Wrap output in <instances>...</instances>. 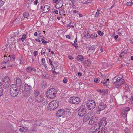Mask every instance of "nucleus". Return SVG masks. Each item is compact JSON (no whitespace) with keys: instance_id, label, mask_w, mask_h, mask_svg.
Masks as SVG:
<instances>
[{"instance_id":"13","label":"nucleus","mask_w":133,"mask_h":133,"mask_svg":"<svg viewBox=\"0 0 133 133\" xmlns=\"http://www.w3.org/2000/svg\"><path fill=\"white\" fill-rule=\"evenodd\" d=\"M65 115V111L64 109L59 110L57 112L56 115L57 117L64 116Z\"/></svg>"},{"instance_id":"15","label":"nucleus","mask_w":133,"mask_h":133,"mask_svg":"<svg viewBox=\"0 0 133 133\" xmlns=\"http://www.w3.org/2000/svg\"><path fill=\"white\" fill-rule=\"evenodd\" d=\"M98 117H92L89 121L88 123L89 125H91L95 123L98 120Z\"/></svg>"},{"instance_id":"22","label":"nucleus","mask_w":133,"mask_h":133,"mask_svg":"<svg viewBox=\"0 0 133 133\" xmlns=\"http://www.w3.org/2000/svg\"><path fill=\"white\" fill-rule=\"evenodd\" d=\"M97 37V34L95 33L92 34L90 35V38L92 39H95L96 37Z\"/></svg>"},{"instance_id":"52","label":"nucleus","mask_w":133,"mask_h":133,"mask_svg":"<svg viewBox=\"0 0 133 133\" xmlns=\"http://www.w3.org/2000/svg\"><path fill=\"white\" fill-rule=\"evenodd\" d=\"M41 62L43 63H44L45 62V60L44 58H43L41 59Z\"/></svg>"},{"instance_id":"4","label":"nucleus","mask_w":133,"mask_h":133,"mask_svg":"<svg viewBox=\"0 0 133 133\" xmlns=\"http://www.w3.org/2000/svg\"><path fill=\"white\" fill-rule=\"evenodd\" d=\"M57 93L55 89L54 88H51L47 91L46 96L48 98L52 99L55 97Z\"/></svg>"},{"instance_id":"16","label":"nucleus","mask_w":133,"mask_h":133,"mask_svg":"<svg viewBox=\"0 0 133 133\" xmlns=\"http://www.w3.org/2000/svg\"><path fill=\"white\" fill-rule=\"evenodd\" d=\"M97 124H95L94 127L91 129V130L92 132H95L98 130L100 128L99 127L97 126Z\"/></svg>"},{"instance_id":"50","label":"nucleus","mask_w":133,"mask_h":133,"mask_svg":"<svg viewBox=\"0 0 133 133\" xmlns=\"http://www.w3.org/2000/svg\"><path fill=\"white\" fill-rule=\"evenodd\" d=\"M67 81V79H66L64 78L63 80V82L64 83H66Z\"/></svg>"},{"instance_id":"38","label":"nucleus","mask_w":133,"mask_h":133,"mask_svg":"<svg viewBox=\"0 0 133 133\" xmlns=\"http://www.w3.org/2000/svg\"><path fill=\"white\" fill-rule=\"evenodd\" d=\"M96 49L95 46L94 45H93L90 48V49L93 50H94Z\"/></svg>"},{"instance_id":"59","label":"nucleus","mask_w":133,"mask_h":133,"mask_svg":"<svg viewBox=\"0 0 133 133\" xmlns=\"http://www.w3.org/2000/svg\"><path fill=\"white\" fill-rule=\"evenodd\" d=\"M72 7L74 9H75V6L74 5V3H73L72 2Z\"/></svg>"},{"instance_id":"36","label":"nucleus","mask_w":133,"mask_h":133,"mask_svg":"<svg viewBox=\"0 0 133 133\" xmlns=\"http://www.w3.org/2000/svg\"><path fill=\"white\" fill-rule=\"evenodd\" d=\"M94 82L96 83H98L100 81V79L99 78H95L94 80Z\"/></svg>"},{"instance_id":"24","label":"nucleus","mask_w":133,"mask_h":133,"mask_svg":"<svg viewBox=\"0 0 133 133\" xmlns=\"http://www.w3.org/2000/svg\"><path fill=\"white\" fill-rule=\"evenodd\" d=\"M107 129L104 128L101 131H99L98 133H107Z\"/></svg>"},{"instance_id":"11","label":"nucleus","mask_w":133,"mask_h":133,"mask_svg":"<svg viewBox=\"0 0 133 133\" xmlns=\"http://www.w3.org/2000/svg\"><path fill=\"white\" fill-rule=\"evenodd\" d=\"M16 87L18 89H19V91H20V88H22L23 86H22V81L20 78H17L16 80Z\"/></svg>"},{"instance_id":"10","label":"nucleus","mask_w":133,"mask_h":133,"mask_svg":"<svg viewBox=\"0 0 133 133\" xmlns=\"http://www.w3.org/2000/svg\"><path fill=\"white\" fill-rule=\"evenodd\" d=\"M107 119L105 117H103L100 119L99 123L98 124V126L101 128L104 127L107 123Z\"/></svg>"},{"instance_id":"35","label":"nucleus","mask_w":133,"mask_h":133,"mask_svg":"<svg viewBox=\"0 0 133 133\" xmlns=\"http://www.w3.org/2000/svg\"><path fill=\"white\" fill-rule=\"evenodd\" d=\"M122 116L123 117L125 118L127 117V113L126 112H124L123 111L122 112Z\"/></svg>"},{"instance_id":"8","label":"nucleus","mask_w":133,"mask_h":133,"mask_svg":"<svg viewBox=\"0 0 133 133\" xmlns=\"http://www.w3.org/2000/svg\"><path fill=\"white\" fill-rule=\"evenodd\" d=\"M86 105L88 110H92L95 107L96 103L94 101L91 100L88 101L86 104Z\"/></svg>"},{"instance_id":"9","label":"nucleus","mask_w":133,"mask_h":133,"mask_svg":"<svg viewBox=\"0 0 133 133\" xmlns=\"http://www.w3.org/2000/svg\"><path fill=\"white\" fill-rule=\"evenodd\" d=\"M80 101V98L76 97H71L69 100V102L74 104H77Z\"/></svg>"},{"instance_id":"34","label":"nucleus","mask_w":133,"mask_h":133,"mask_svg":"<svg viewBox=\"0 0 133 133\" xmlns=\"http://www.w3.org/2000/svg\"><path fill=\"white\" fill-rule=\"evenodd\" d=\"M26 128V127H25V128H24V127H22L21 128H20L19 129V130L20 132H23L24 131V130H25V128Z\"/></svg>"},{"instance_id":"47","label":"nucleus","mask_w":133,"mask_h":133,"mask_svg":"<svg viewBox=\"0 0 133 133\" xmlns=\"http://www.w3.org/2000/svg\"><path fill=\"white\" fill-rule=\"evenodd\" d=\"M99 14V12H97L96 13V14L94 16V17H98Z\"/></svg>"},{"instance_id":"6","label":"nucleus","mask_w":133,"mask_h":133,"mask_svg":"<svg viewBox=\"0 0 133 133\" xmlns=\"http://www.w3.org/2000/svg\"><path fill=\"white\" fill-rule=\"evenodd\" d=\"M87 110V109L85 106L82 105L78 111V114L79 116H83L86 114Z\"/></svg>"},{"instance_id":"17","label":"nucleus","mask_w":133,"mask_h":133,"mask_svg":"<svg viewBox=\"0 0 133 133\" xmlns=\"http://www.w3.org/2000/svg\"><path fill=\"white\" fill-rule=\"evenodd\" d=\"M50 10V8L49 6L47 5H45L43 11V13H45L48 12Z\"/></svg>"},{"instance_id":"20","label":"nucleus","mask_w":133,"mask_h":133,"mask_svg":"<svg viewBox=\"0 0 133 133\" xmlns=\"http://www.w3.org/2000/svg\"><path fill=\"white\" fill-rule=\"evenodd\" d=\"M30 122H29V123H32L34 126H35L38 125L37 123L38 121L36 120L32 119L30 120Z\"/></svg>"},{"instance_id":"19","label":"nucleus","mask_w":133,"mask_h":133,"mask_svg":"<svg viewBox=\"0 0 133 133\" xmlns=\"http://www.w3.org/2000/svg\"><path fill=\"white\" fill-rule=\"evenodd\" d=\"M10 84V82H4L3 83V85L4 88L6 89L8 88Z\"/></svg>"},{"instance_id":"37","label":"nucleus","mask_w":133,"mask_h":133,"mask_svg":"<svg viewBox=\"0 0 133 133\" xmlns=\"http://www.w3.org/2000/svg\"><path fill=\"white\" fill-rule=\"evenodd\" d=\"M98 34L101 36H103L104 34V33L100 31H98Z\"/></svg>"},{"instance_id":"21","label":"nucleus","mask_w":133,"mask_h":133,"mask_svg":"<svg viewBox=\"0 0 133 133\" xmlns=\"http://www.w3.org/2000/svg\"><path fill=\"white\" fill-rule=\"evenodd\" d=\"M90 118V117L87 115L84 116L83 118V121L84 122H86L89 120Z\"/></svg>"},{"instance_id":"60","label":"nucleus","mask_w":133,"mask_h":133,"mask_svg":"<svg viewBox=\"0 0 133 133\" xmlns=\"http://www.w3.org/2000/svg\"><path fill=\"white\" fill-rule=\"evenodd\" d=\"M130 42L132 44H133V39H131L130 40Z\"/></svg>"},{"instance_id":"46","label":"nucleus","mask_w":133,"mask_h":133,"mask_svg":"<svg viewBox=\"0 0 133 133\" xmlns=\"http://www.w3.org/2000/svg\"><path fill=\"white\" fill-rule=\"evenodd\" d=\"M126 4L127 6H131L132 5V3L130 2H128Z\"/></svg>"},{"instance_id":"61","label":"nucleus","mask_w":133,"mask_h":133,"mask_svg":"<svg viewBox=\"0 0 133 133\" xmlns=\"http://www.w3.org/2000/svg\"><path fill=\"white\" fill-rule=\"evenodd\" d=\"M35 40L36 41H37L38 42H39L40 44H42L40 40H39V39H35Z\"/></svg>"},{"instance_id":"58","label":"nucleus","mask_w":133,"mask_h":133,"mask_svg":"<svg viewBox=\"0 0 133 133\" xmlns=\"http://www.w3.org/2000/svg\"><path fill=\"white\" fill-rule=\"evenodd\" d=\"M72 27V28H74V26L73 25H70V24H68L67 25V27Z\"/></svg>"},{"instance_id":"43","label":"nucleus","mask_w":133,"mask_h":133,"mask_svg":"<svg viewBox=\"0 0 133 133\" xmlns=\"http://www.w3.org/2000/svg\"><path fill=\"white\" fill-rule=\"evenodd\" d=\"M10 57V59L11 61H13L15 60V57L14 56H13L12 57H10V55L9 56Z\"/></svg>"},{"instance_id":"1","label":"nucleus","mask_w":133,"mask_h":133,"mask_svg":"<svg viewBox=\"0 0 133 133\" xmlns=\"http://www.w3.org/2000/svg\"><path fill=\"white\" fill-rule=\"evenodd\" d=\"M32 89L31 85L25 83L22 88L20 89V92H23L24 97H26L30 95L31 91Z\"/></svg>"},{"instance_id":"57","label":"nucleus","mask_w":133,"mask_h":133,"mask_svg":"<svg viewBox=\"0 0 133 133\" xmlns=\"http://www.w3.org/2000/svg\"><path fill=\"white\" fill-rule=\"evenodd\" d=\"M53 12H54L56 14H58V12L57 10H55Z\"/></svg>"},{"instance_id":"63","label":"nucleus","mask_w":133,"mask_h":133,"mask_svg":"<svg viewBox=\"0 0 133 133\" xmlns=\"http://www.w3.org/2000/svg\"><path fill=\"white\" fill-rule=\"evenodd\" d=\"M32 70L34 72H36L37 71L34 68H32Z\"/></svg>"},{"instance_id":"39","label":"nucleus","mask_w":133,"mask_h":133,"mask_svg":"<svg viewBox=\"0 0 133 133\" xmlns=\"http://www.w3.org/2000/svg\"><path fill=\"white\" fill-rule=\"evenodd\" d=\"M57 5H59V7H58V8H60L62 7L63 5V4L62 3H61L58 2L57 4Z\"/></svg>"},{"instance_id":"23","label":"nucleus","mask_w":133,"mask_h":133,"mask_svg":"<svg viewBox=\"0 0 133 133\" xmlns=\"http://www.w3.org/2000/svg\"><path fill=\"white\" fill-rule=\"evenodd\" d=\"M77 58L78 61H82L83 60L84 58L81 55H78L77 57Z\"/></svg>"},{"instance_id":"30","label":"nucleus","mask_w":133,"mask_h":133,"mask_svg":"<svg viewBox=\"0 0 133 133\" xmlns=\"http://www.w3.org/2000/svg\"><path fill=\"white\" fill-rule=\"evenodd\" d=\"M109 82V79H105L102 82L103 84H105V83H108Z\"/></svg>"},{"instance_id":"48","label":"nucleus","mask_w":133,"mask_h":133,"mask_svg":"<svg viewBox=\"0 0 133 133\" xmlns=\"http://www.w3.org/2000/svg\"><path fill=\"white\" fill-rule=\"evenodd\" d=\"M49 63L51 65H52V66L53 65L52 63V61L51 59H49Z\"/></svg>"},{"instance_id":"2","label":"nucleus","mask_w":133,"mask_h":133,"mask_svg":"<svg viewBox=\"0 0 133 133\" xmlns=\"http://www.w3.org/2000/svg\"><path fill=\"white\" fill-rule=\"evenodd\" d=\"M112 81L114 84L118 88L124 83L125 81L122 77L117 76L112 79Z\"/></svg>"},{"instance_id":"5","label":"nucleus","mask_w":133,"mask_h":133,"mask_svg":"<svg viewBox=\"0 0 133 133\" xmlns=\"http://www.w3.org/2000/svg\"><path fill=\"white\" fill-rule=\"evenodd\" d=\"M59 105L58 102L56 100H53L50 102L48 106V110H52L55 109Z\"/></svg>"},{"instance_id":"64","label":"nucleus","mask_w":133,"mask_h":133,"mask_svg":"<svg viewBox=\"0 0 133 133\" xmlns=\"http://www.w3.org/2000/svg\"><path fill=\"white\" fill-rule=\"evenodd\" d=\"M2 89V84L1 82H0V89Z\"/></svg>"},{"instance_id":"26","label":"nucleus","mask_w":133,"mask_h":133,"mask_svg":"<svg viewBox=\"0 0 133 133\" xmlns=\"http://www.w3.org/2000/svg\"><path fill=\"white\" fill-rule=\"evenodd\" d=\"M59 13L61 15H63L65 13V11L64 9H61L59 10Z\"/></svg>"},{"instance_id":"3","label":"nucleus","mask_w":133,"mask_h":133,"mask_svg":"<svg viewBox=\"0 0 133 133\" xmlns=\"http://www.w3.org/2000/svg\"><path fill=\"white\" fill-rule=\"evenodd\" d=\"M10 88V95L12 97H16L19 93L18 90L15 84L11 85Z\"/></svg>"},{"instance_id":"29","label":"nucleus","mask_w":133,"mask_h":133,"mask_svg":"<svg viewBox=\"0 0 133 133\" xmlns=\"http://www.w3.org/2000/svg\"><path fill=\"white\" fill-rule=\"evenodd\" d=\"M29 13L28 12H26L23 14V16L25 18H27L29 16Z\"/></svg>"},{"instance_id":"32","label":"nucleus","mask_w":133,"mask_h":133,"mask_svg":"<svg viewBox=\"0 0 133 133\" xmlns=\"http://www.w3.org/2000/svg\"><path fill=\"white\" fill-rule=\"evenodd\" d=\"M90 35L88 33H87L85 35L84 37H86V38H90Z\"/></svg>"},{"instance_id":"14","label":"nucleus","mask_w":133,"mask_h":133,"mask_svg":"<svg viewBox=\"0 0 133 133\" xmlns=\"http://www.w3.org/2000/svg\"><path fill=\"white\" fill-rule=\"evenodd\" d=\"M10 44H8L7 45H6L5 47L2 48V49L4 50V51L6 52H9L11 51V48L10 46Z\"/></svg>"},{"instance_id":"33","label":"nucleus","mask_w":133,"mask_h":133,"mask_svg":"<svg viewBox=\"0 0 133 133\" xmlns=\"http://www.w3.org/2000/svg\"><path fill=\"white\" fill-rule=\"evenodd\" d=\"M5 2L2 0H0V8L3 6Z\"/></svg>"},{"instance_id":"55","label":"nucleus","mask_w":133,"mask_h":133,"mask_svg":"<svg viewBox=\"0 0 133 133\" xmlns=\"http://www.w3.org/2000/svg\"><path fill=\"white\" fill-rule=\"evenodd\" d=\"M68 57L71 60H72L74 59V57L71 56H68Z\"/></svg>"},{"instance_id":"27","label":"nucleus","mask_w":133,"mask_h":133,"mask_svg":"<svg viewBox=\"0 0 133 133\" xmlns=\"http://www.w3.org/2000/svg\"><path fill=\"white\" fill-rule=\"evenodd\" d=\"M34 93L35 95L36 96H38V95L40 94L39 92L36 89H35L34 90Z\"/></svg>"},{"instance_id":"45","label":"nucleus","mask_w":133,"mask_h":133,"mask_svg":"<svg viewBox=\"0 0 133 133\" xmlns=\"http://www.w3.org/2000/svg\"><path fill=\"white\" fill-rule=\"evenodd\" d=\"M72 45L76 48H77L78 47V44L76 43H73Z\"/></svg>"},{"instance_id":"51","label":"nucleus","mask_w":133,"mask_h":133,"mask_svg":"<svg viewBox=\"0 0 133 133\" xmlns=\"http://www.w3.org/2000/svg\"><path fill=\"white\" fill-rule=\"evenodd\" d=\"M66 38H67L69 39H70V38H71V37H70V35H66Z\"/></svg>"},{"instance_id":"54","label":"nucleus","mask_w":133,"mask_h":133,"mask_svg":"<svg viewBox=\"0 0 133 133\" xmlns=\"http://www.w3.org/2000/svg\"><path fill=\"white\" fill-rule=\"evenodd\" d=\"M38 3V0H35V1L34 2V5H36Z\"/></svg>"},{"instance_id":"44","label":"nucleus","mask_w":133,"mask_h":133,"mask_svg":"<svg viewBox=\"0 0 133 133\" xmlns=\"http://www.w3.org/2000/svg\"><path fill=\"white\" fill-rule=\"evenodd\" d=\"M97 91L98 92H100L101 93H103L104 92V91L103 90H98Z\"/></svg>"},{"instance_id":"40","label":"nucleus","mask_w":133,"mask_h":133,"mask_svg":"<svg viewBox=\"0 0 133 133\" xmlns=\"http://www.w3.org/2000/svg\"><path fill=\"white\" fill-rule=\"evenodd\" d=\"M65 111L68 112H71V109L69 108H66L65 109Z\"/></svg>"},{"instance_id":"53","label":"nucleus","mask_w":133,"mask_h":133,"mask_svg":"<svg viewBox=\"0 0 133 133\" xmlns=\"http://www.w3.org/2000/svg\"><path fill=\"white\" fill-rule=\"evenodd\" d=\"M9 59L7 61H5L3 62V63H5V64L8 63H9Z\"/></svg>"},{"instance_id":"7","label":"nucleus","mask_w":133,"mask_h":133,"mask_svg":"<svg viewBox=\"0 0 133 133\" xmlns=\"http://www.w3.org/2000/svg\"><path fill=\"white\" fill-rule=\"evenodd\" d=\"M106 108V104L103 102L100 103L96 107V112L97 114L100 113V112L104 109Z\"/></svg>"},{"instance_id":"49","label":"nucleus","mask_w":133,"mask_h":133,"mask_svg":"<svg viewBox=\"0 0 133 133\" xmlns=\"http://www.w3.org/2000/svg\"><path fill=\"white\" fill-rule=\"evenodd\" d=\"M118 35H117L116 36H115L114 37V38L115 39L116 41H117V39L118 38Z\"/></svg>"},{"instance_id":"41","label":"nucleus","mask_w":133,"mask_h":133,"mask_svg":"<svg viewBox=\"0 0 133 133\" xmlns=\"http://www.w3.org/2000/svg\"><path fill=\"white\" fill-rule=\"evenodd\" d=\"M38 54V52L36 51H35L33 52V54L34 55V56L36 57L37 55Z\"/></svg>"},{"instance_id":"28","label":"nucleus","mask_w":133,"mask_h":133,"mask_svg":"<svg viewBox=\"0 0 133 133\" xmlns=\"http://www.w3.org/2000/svg\"><path fill=\"white\" fill-rule=\"evenodd\" d=\"M26 35L25 34H23V35H22L21 39L22 41L23 42L24 40H25L26 39Z\"/></svg>"},{"instance_id":"62","label":"nucleus","mask_w":133,"mask_h":133,"mask_svg":"<svg viewBox=\"0 0 133 133\" xmlns=\"http://www.w3.org/2000/svg\"><path fill=\"white\" fill-rule=\"evenodd\" d=\"M73 12L74 13H77L78 14V13L79 12H78V11L76 10H74L73 11Z\"/></svg>"},{"instance_id":"25","label":"nucleus","mask_w":133,"mask_h":133,"mask_svg":"<svg viewBox=\"0 0 133 133\" xmlns=\"http://www.w3.org/2000/svg\"><path fill=\"white\" fill-rule=\"evenodd\" d=\"M32 67L31 66H29L26 69V71L29 73H31L32 71Z\"/></svg>"},{"instance_id":"56","label":"nucleus","mask_w":133,"mask_h":133,"mask_svg":"<svg viewBox=\"0 0 133 133\" xmlns=\"http://www.w3.org/2000/svg\"><path fill=\"white\" fill-rule=\"evenodd\" d=\"M3 94V90L2 89H0V97L2 96Z\"/></svg>"},{"instance_id":"42","label":"nucleus","mask_w":133,"mask_h":133,"mask_svg":"<svg viewBox=\"0 0 133 133\" xmlns=\"http://www.w3.org/2000/svg\"><path fill=\"white\" fill-rule=\"evenodd\" d=\"M42 43H43L44 44V45L45 44H46V43L48 42L44 40V39H42L41 40Z\"/></svg>"},{"instance_id":"18","label":"nucleus","mask_w":133,"mask_h":133,"mask_svg":"<svg viewBox=\"0 0 133 133\" xmlns=\"http://www.w3.org/2000/svg\"><path fill=\"white\" fill-rule=\"evenodd\" d=\"M3 83L8 82H10V80L8 76L4 77L3 78Z\"/></svg>"},{"instance_id":"31","label":"nucleus","mask_w":133,"mask_h":133,"mask_svg":"<svg viewBox=\"0 0 133 133\" xmlns=\"http://www.w3.org/2000/svg\"><path fill=\"white\" fill-rule=\"evenodd\" d=\"M130 108L129 107H127L125 108L124 110V112L127 113V112L129 111L130 110Z\"/></svg>"},{"instance_id":"12","label":"nucleus","mask_w":133,"mask_h":133,"mask_svg":"<svg viewBox=\"0 0 133 133\" xmlns=\"http://www.w3.org/2000/svg\"><path fill=\"white\" fill-rule=\"evenodd\" d=\"M36 100L38 102H42V103H44L45 102V99L43 97L42 95L36 96Z\"/></svg>"}]
</instances>
